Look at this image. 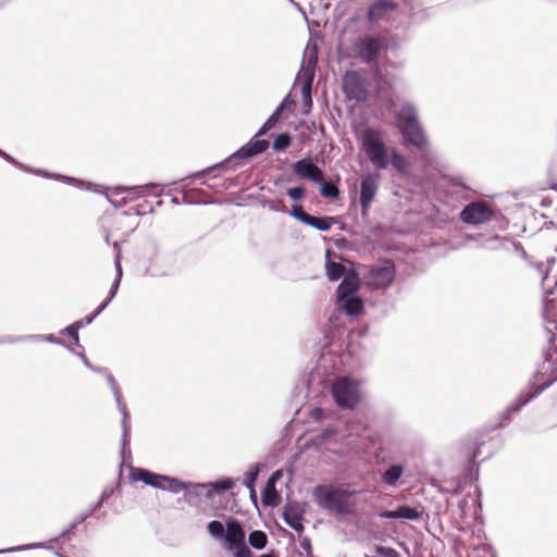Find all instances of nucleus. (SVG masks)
I'll use <instances>...</instances> for the list:
<instances>
[{
	"mask_svg": "<svg viewBox=\"0 0 557 557\" xmlns=\"http://www.w3.org/2000/svg\"><path fill=\"white\" fill-rule=\"evenodd\" d=\"M283 112V106H277L273 113L268 117L263 125L259 128L257 134L246 145L240 147L237 151L231 154L228 158L219 162L212 166H208L199 172H196L191 177L200 178L213 174V178L218 177L216 171H234L239 165L237 160L248 159L264 152L269 148V141L267 139H260L259 137L265 135L272 129L281 119Z\"/></svg>",
	"mask_w": 557,
	"mask_h": 557,
	"instance_id": "nucleus-1",
	"label": "nucleus"
},
{
	"mask_svg": "<svg viewBox=\"0 0 557 557\" xmlns=\"http://www.w3.org/2000/svg\"><path fill=\"white\" fill-rule=\"evenodd\" d=\"M360 148L369 162L377 171L389 166V154L394 147L387 146L382 132L367 127L360 134Z\"/></svg>",
	"mask_w": 557,
	"mask_h": 557,
	"instance_id": "nucleus-2",
	"label": "nucleus"
},
{
	"mask_svg": "<svg viewBox=\"0 0 557 557\" xmlns=\"http://www.w3.org/2000/svg\"><path fill=\"white\" fill-rule=\"evenodd\" d=\"M312 494L315 503L324 510L339 515H348L354 511L355 503L351 500L354 492L333 485H318Z\"/></svg>",
	"mask_w": 557,
	"mask_h": 557,
	"instance_id": "nucleus-3",
	"label": "nucleus"
},
{
	"mask_svg": "<svg viewBox=\"0 0 557 557\" xmlns=\"http://www.w3.org/2000/svg\"><path fill=\"white\" fill-rule=\"evenodd\" d=\"M557 381V350H546L543 362L540 364L535 383L537 386L534 392L524 396L521 394L516 403L511 404L508 411H518L528 404L533 397L541 394L544 389Z\"/></svg>",
	"mask_w": 557,
	"mask_h": 557,
	"instance_id": "nucleus-4",
	"label": "nucleus"
},
{
	"mask_svg": "<svg viewBox=\"0 0 557 557\" xmlns=\"http://www.w3.org/2000/svg\"><path fill=\"white\" fill-rule=\"evenodd\" d=\"M129 478L134 482H143L156 488L166 490L172 493H180L187 488V484L178 479L157 474L143 468H133Z\"/></svg>",
	"mask_w": 557,
	"mask_h": 557,
	"instance_id": "nucleus-5",
	"label": "nucleus"
},
{
	"mask_svg": "<svg viewBox=\"0 0 557 557\" xmlns=\"http://www.w3.org/2000/svg\"><path fill=\"white\" fill-rule=\"evenodd\" d=\"M335 403L342 408H354L360 401V391L357 381L341 376L332 385Z\"/></svg>",
	"mask_w": 557,
	"mask_h": 557,
	"instance_id": "nucleus-6",
	"label": "nucleus"
},
{
	"mask_svg": "<svg viewBox=\"0 0 557 557\" xmlns=\"http://www.w3.org/2000/svg\"><path fill=\"white\" fill-rule=\"evenodd\" d=\"M0 158H2L7 162L17 166L21 170L26 171V172H29V173H33V174H36V175H41V176H44L46 178L60 180V181H63L64 183L75 185L76 187H79V188H86L87 190H91L94 193H99V194H103L104 193L103 187L100 186V185H95V184H91V183H84V182L77 181V180H75L73 177H67V176H63V175H60V174H50V173H48L47 171H44V170H33L29 166H27L26 164L21 163L20 161H17L12 156H10L9 153H7L5 151H3L1 149H0Z\"/></svg>",
	"mask_w": 557,
	"mask_h": 557,
	"instance_id": "nucleus-7",
	"label": "nucleus"
},
{
	"mask_svg": "<svg viewBox=\"0 0 557 557\" xmlns=\"http://www.w3.org/2000/svg\"><path fill=\"white\" fill-rule=\"evenodd\" d=\"M343 91L347 99L363 102L368 98V89L363 76L357 71H348L343 76Z\"/></svg>",
	"mask_w": 557,
	"mask_h": 557,
	"instance_id": "nucleus-8",
	"label": "nucleus"
},
{
	"mask_svg": "<svg viewBox=\"0 0 557 557\" xmlns=\"http://www.w3.org/2000/svg\"><path fill=\"white\" fill-rule=\"evenodd\" d=\"M317 47H313V49L305 54L304 62L301 65V70L298 74V76H301L304 79L302 86H301V94L304 97V100H309V109L312 107V99H311V88L315 75V67L318 63V55H317Z\"/></svg>",
	"mask_w": 557,
	"mask_h": 557,
	"instance_id": "nucleus-9",
	"label": "nucleus"
},
{
	"mask_svg": "<svg viewBox=\"0 0 557 557\" xmlns=\"http://www.w3.org/2000/svg\"><path fill=\"white\" fill-rule=\"evenodd\" d=\"M494 215L491 206L485 201H473L460 212V220L466 224L479 225L488 222Z\"/></svg>",
	"mask_w": 557,
	"mask_h": 557,
	"instance_id": "nucleus-10",
	"label": "nucleus"
},
{
	"mask_svg": "<svg viewBox=\"0 0 557 557\" xmlns=\"http://www.w3.org/2000/svg\"><path fill=\"white\" fill-rule=\"evenodd\" d=\"M45 344L65 346L64 339L53 334L0 337V345L39 346Z\"/></svg>",
	"mask_w": 557,
	"mask_h": 557,
	"instance_id": "nucleus-11",
	"label": "nucleus"
},
{
	"mask_svg": "<svg viewBox=\"0 0 557 557\" xmlns=\"http://www.w3.org/2000/svg\"><path fill=\"white\" fill-rule=\"evenodd\" d=\"M379 180L380 174L377 172H369L361 176L360 206L363 214L370 210L371 203L377 194Z\"/></svg>",
	"mask_w": 557,
	"mask_h": 557,
	"instance_id": "nucleus-12",
	"label": "nucleus"
},
{
	"mask_svg": "<svg viewBox=\"0 0 557 557\" xmlns=\"http://www.w3.org/2000/svg\"><path fill=\"white\" fill-rule=\"evenodd\" d=\"M405 145L411 146L417 150H423L428 144V136L420 122L403 125L398 128Z\"/></svg>",
	"mask_w": 557,
	"mask_h": 557,
	"instance_id": "nucleus-13",
	"label": "nucleus"
},
{
	"mask_svg": "<svg viewBox=\"0 0 557 557\" xmlns=\"http://www.w3.org/2000/svg\"><path fill=\"white\" fill-rule=\"evenodd\" d=\"M149 187H154V185H139L132 187L117 186L111 191V194H106V197L114 207L121 208L127 205L128 201L140 197L141 190Z\"/></svg>",
	"mask_w": 557,
	"mask_h": 557,
	"instance_id": "nucleus-14",
	"label": "nucleus"
},
{
	"mask_svg": "<svg viewBox=\"0 0 557 557\" xmlns=\"http://www.w3.org/2000/svg\"><path fill=\"white\" fill-rule=\"evenodd\" d=\"M95 370L101 372L106 376V379L108 381V384L110 385L111 391H112V393L114 395V399H115L117 409H119V411L122 414L123 447H124L126 442H127V433H128L127 419H128V412H127L125 404L122 400V393H121L119 383L116 382V380L113 377V375L110 373V371L108 369H100L99 368V369H95Z\"/></svg>",
	"mask_w": 557,
	"mask_h": 557,
	"instance_id": "nucleus-15",
	"label": "nucleus"
},
{
	"mask_svg": "<svg viewBox=\"0 0 557 557\" xmlns=\"http://www.w3.org/2000/svg\"><path fill=\"white\" fill-rule=\"evenodd\" d=\"M289 215L295 218L299 222L311 227H314L315 230L321 232L330 231L334 223V218L332 216L315 218L308 214L307 212L304 211V209L300 206L296 205L289 211Z\"/></svg>",
	"mask_w": 557,
	"mask_h": 557,
	"instance_id": "nucleus-16",
	"label": "nucleus"
},
{
	"mask_svg": "<svg viewBox=\"0 0 557 557\" xmlns=\"http://www.w3.org/2000/svg\"><path fill=\"white\" fill-rule=\"evenodd\" d=\"M293 172L302 180L312 183L323 182V171L310 158H304L292 165Z\"/></svg>",
	"mask_w": 557,
	"mask_h": 557,
	"instance_id": "nucleus-17",
	"label": "nucleus"
},
{
	"mask_svg": "<svg viewBox=\"0 0 557 557\" xmlns=\"http://www.w3.org/2000/svg\"><path fill=\"white\" fill-rule=\"evenodd\" d=\"M382 50V42L375 37H364L357 46L359 58L367 64L376 62L377 57Z\"/></svg>",
	"mask_w": 557,
	"mask_h": 557,
	"instance_id": "nucleus-18",
	"label": "nucleus"
},
{
	"mask_svg": "<svg viewBox=\"0 0 557 557\" xmlns=\"http://www.w3.org/2000/svg\"><path fill=\"white\" fill-rule=\"evenodd\" d=\"M395 278V268L393 264L373 267L370 270L369 284L376 289H386L392 285Z\"/></svg>",
	"mask_w": 557,
	"mask_h": 557,
	"instance_id": "nucleus-19",
	"label": "nucleus"
},
{
	"mask_svg": "<svg viewBox=\"0 0 557 557\" xmlns=\"http://www.w3.org/2000/svg\"><path fill=\"white\" fill-rule=\"evenodd\" d=\"M223 540L228 550H233L246 545L245 531L237 520L230 519L226 522V531Z\"/></svg>",
	"mask_w": 557,
	"mask_h": 557,
	"instance_id": "nucleus-20",
	"label": "nucleus"
},
{
	"mask_svg": "<svg viewBox=\"0 0 557 557\" xmlns=\"http://www.w3.org/2000/svg\"><path fill=\"white\" fill-rule=\"evenodd\" d=\"M395 119L397 121L398 128L403 125H412L420 122L417 106L410 101L403 102L395 114Z\"/></svg>",
	"mask_w": 557,
	"mask_h": 557,
	"instance_id": "nucleus-21",
	"label": "nucleus"
},
{
	"mask_svg": "<svg viewBox=\"0 0 557 557\" xmlns=\"http://www.w3.org/2000/svg\"><path fill=\"white\" fill-rule=\"evenodd\" d=\"M381 518L384 519H405V520H419L421 512L409 506H399L395 510H386L380 513Z\"/></svg>",
	"mask_w": 557,
	"mask_h": 557,
	"instance_id": "nucleus-22",
	"label": "nucleus"
},
{
	"mask_svg": "<svg viewBox=\"0 0 557 557\" xmlns=\"http://www.w3.org/2000/svg\"><path fill=\"white\" fill-rule=\"evenodd\" d=\"M360 280L358 275L354 272L347 273L344 275L343 281L337 287V299H343L344 297L356 295L359 289Z\"/></svg>",
	"mask_w": 557,
	"mask_h": 557,
	"instance_id": "nucleus-23",
	"label": "nucleus"
},
{
	"mask_svg": "<svg viewBox=\"0 0 557 557\" xmlns=\"http://www.w3.org/2000/svg\"><path fill=\"white\" fill-rule=\"evenodd\" d=\"M405 468L400 463L389 465L382 473L381 481L385 486L396 487L399 479L404 475Z\"/></svg>",
	"mask_w": 557,
	"mask_h": 557,
	"instance_id": "nucleus-24",
	"label": "nucleus"
},
{
	"mask_svg": "<svg viewBox=\"0 0 557 557\" xmlns=\"http://www.w3.org/2000/svg\"><path fill=\"white\" fill-rule=\"evenodd\" d=\"M337 305L348 315H357L363 310V301L357 295H350L343 299H337Z\"/></svg>",
	"mask_w": 557,
	"mask_h": 557,
	"instance_id": "nucleus-25",
	"label": "nucleus"
},
{
	"mask_svg": "<svg viewBox=\"0 0 557 557\" xmlns=\"http://www.w3.org/2000/svg\"><path fill=\"white\" fill-rule=\"evenodd\" d=\"M395 4L392 0H377L368 11V17L371 22L382 20L387 11L393 10Z\"/></svg>",
	"mask_w": 557,
	"mask_h": 557,
	"instance_id": "nucleus-26",
	"label": "nucleus"
},
{
	"mask_svg": "<svg viewBox=\"0 0 557 557\" xmlns=\"http://www.w3.org/2000/svg\"><path fill=\"white\" fill-rule=\"evenodd\" d=\"M509 245L513 247V249L519 252L523 258H527V252L523 246L518 242H511L507 237L494 236L488 240L487 247L490 248H504L509 249Z\"/></svg>",
	"mask_w": 557,
	"mask_h": 557,
	"instance_id": "nucleus-27",
	"label": "nucleus"
},
{
	"mask_svg": "<svg viewBox=\"0 0 557 557\" xmlns=\"http://www.w3.org/2000/svg\"><path fill=\"white\" fill-rule=\"evenodd\" d=\"M389 164L393 165L399 175L407 176L409 174L410 165L408 161L395 147L389 154Z\"/></svg>",
	"mask_w": 557,
	"mask_h": 557,
	"instance_id": "nucleus-28",
	"label": "nucleus"
},
{
	"mask_svg": "<svg viewBox=\"0 0 557 557\" xmlns=\"http://www.w3.org/2000/svg\"><path fill=\"white\" fill-rule=\"evenodd\" d=\"M285 523L297 532L304 530L302 518L293 507H286L283 513Z\"/></svg>",
	"mask_w": 557,
	"mask_h": 557,
	"instance_id": "nucleus-29",
	"label": "nucleus"
},
{
	"mask_svg": "<svg viewBox=\"0 0 557 557\" xmlns=\"http://www.w3.org/2000/svg\"><path fill=\"white\" fill-rule=\"evenodd\" d=\"M326 276L331 282H335L341 278L344 273V267L339 262H335L330 258V251L326 252Z\"/></svg>",
	"mask_w": 557,
	"mask_h": 557,
	"instance_id": "nucleus-30",
	"label": "nucleus"
},
{
	"mask_svg": "<svg viewBox=\"0 0 557 557\" xmlns=\"http://www.w3.org/2000/svg\"><path fill=\"white\" fill-rule=\"evenodd\" d=\"M249 544L256 549H263L268 544V536L263 531H252L249 534Z\"/></svg>",
	"mask_w": 557,
	"mask_h": 557,
	"instance_id": "nucleus-31",
	"label": "nucleus"
},
{
	"mask_svg": "<svg viewBox=\"0 0 557 557\" xmlns=\"http://www.w3.org/2000/svg\"><path fill=\"white\" fill-rule=\"evenodd\" d=\"M321 189L320 193L324 198L335 199L339 196V189L333 182H320Z\"/></svg>",
	"mask_w": 557,
	"mask_h": 557,
	"instance_id": "nucleus-32",
	"label": "nucleus"
},
{
	"mask_svg": "<svg viewBox=\"0 0 557 557\" xmlns=\"http://www.w3.org/2000/svg\"><path fill=\"white\" fill-rule=\"evenodd\" d=\"M259 471H260V468H259V465H252L248 471L245 473V481H244V484L251 491L253 492V486H255V483L258 479V474H259Z\"/></svg>",
	"mask_w": 557,
	"mask_h": 557,
	"instance_id": "nucleus-33",
	"label": "nucleus"
},
{
	"mask_svg": "<svg viewBox=\"0 0 557 557\" xmlns=\"http://www.w3.org/2000/svg\"><path fill=\"white\" fill-rule=\"evenodd\" d=\"M207 529H208L209 534L216 540H222L225 535L224 525L222 522H220L218 520H213V521L209 522L207 525Z\"/></svg>",
	"mask_w": 557,
	"mask_h": 557,
	"instance_id": "nucleus-34",
	"label": "nucleus"
},
{
	"mask_svg": "<svg viewBox=\"0 0 557 557\" xmlns=\"http://www.w3.org/2000/svg\"><path fill=\"white\" fill-rule=\"evenodd\" d=\"M262 206L264 208H268L271 211H274V212H282V213L289 214V211H287L286 206L282 199L264 200L262 202Z\"/></svg>",
	"mask_w": 557,
	"mask_h": 557,
	"instance_id": "nucleus-35",
	"label": "nucleus"
},
{
	"mask_svg": "<svg viewBox=\"0 0 557 557\" xmlns=\"http://www.w3.org/2000/svg\"><path fill=\"white\" fill-rule=\"evenodd\" d=\"M290 145V136L288 133H282L277 135L273 141V149L276 151H283Z\"/></svg>",
	"mask_w": 557,
	"mask_h": 557,
	"instance_id": "nucleus-36",
	"label": "nucleus"
},
{
	"mask_svg": "<svg viewBox=\"0 0 557 557\" xmlns=\"http://www.w3.org/2000/svg\"><path fill=\"white\" fill-rule=\"evenodd\" d=\"M60 335H66L67 337L71 338L72 343L74 346L78 347V348H83L81 345H79V337H78V330L76 329V325H73V324H70L69 326H66L65 329H63L61 332H60Z\"/></svg>",
	"mask_w": 557,
	"mask_h": 557,
	"instance_id": "nucleus-37",
	"label": "nucleus"
},
{
	"mask_svg": "<svg viewBox=\"0 0 557 557\" xmlns=\"http://www.w3.org/2000/svg\"><path fill=\"white\" fill-rule=\"evenodd\" d=\"M121 280L122 278H120V277H115L114 278V281H113V283L111 285V288H110L109 296L99 306L100 310H104L108 307V305L112 301V299L115 297V295L117 293V289L120 287Z\"/></svg>",
	"mask_w": 557,
	"mask_h": 557,
	"instance_id": "nucleus-38",
	"label": "nucleus"
},
{
	"mask_svg": "<svg viewBox=\"0 0 557 557\" xmlns=\"http://www.w3.org/2000/svg\"><path fill=\"white\" fill-rule=\"evenodd\" d=\"M121 280L122 278H120V277H115L114 278V281H113V283L111 285V288H110L109 296L99 306L100 310H104L108 307V305L112 301V299L115 297V295L117 293V289L120 287Z\"/></svg>",
	"mask_w": 557,
	"mask_h": 557,
	"instance_id": "nucleus-39",
	"label": "nucleus"
},
{
	"mask_svg": "<svg viewBox=\"0 0 557 557\" xmlns=\"http://www.w3.org/2000/svg\"><path fill=\"white\" fill-rule=\"evenodd\" d=\"M282 476L281 471H275L272 473L270 479L267 482L265 488H264V502L269 504V494L270 492H274V485L277 480H280Z\"/></svg>",
	"mask_w": 557,
	"mask_h": 557,
	"instance_id": "nucleus-40",
	"label": "nucleus"
},
{
	"mask_svg": "<svg viewBox=\"0 0 557 557\" xmlns=\"http://www.w3.org/2000/svg\"><path fill=\"white\" fill-rule=\"evenodd\" d=\"M553 329L557 330V324L555 321H549L546 325V334L548 339V348H557L556 347V339H557V332L554 333Z\"/></svg>",
	"mask_w": 557,
	"mask_h": 557,
	"instance_id": "nucleus-41",
	"label": "nucleus"
},
{
	"mask_svg": "<svg viewBox=\"0 0 557 557\" xmlns=\"http://www.w3.org/2000/svg\"><path fill=\"white\" fill-rule=\"evenodd\" d=\"M103 310H100V307H98L95 312H92L89 315L84 317L83 319L75 321L72 323L73 325H76V329L79 330L81 327H84L88 324H90Z\"/></svg>",
	"mask_w": 557,
	"mask_h": 557,
	"instance_id": "nucleus-42",
	"label": "nucleus"
},
{
	"mask_svg": "<svg viewBox=\"0 0 557 557\" xmlns=\"http://www.w3.org/2000/svg\"><path fill=\"white\" fill-rule=\"evenodd\" d=\"M371 557H398V554L393 548L376 546L374 554Z\"/></svg>",
	"mask_w": 557,
	"mask_h": 557,
	"instance_id": "nucleus-43",
	"label": "nucleus"
},
{
	"mask_svg": "<svg viewBox=\"0 0 557 557\" xmlns=\"http://www.w3.org/2000/svg\"><path fill=\"white\" fill-rule=\"evenodd\" d=\"M113 246H114V249H115V258H114V267H115V271H116L115 277L122 278L123 270H122V264H121V258H122L121 257V249L119 247V243L117 242H114Z\"/></svg>",
	"mask_w": 557,
	"mask_h": 557,
	"instance_id": "nucleus-44",
	"label": "nucleus"
},
{
	"mask_svg": "<svg viewBox=\"0 0 557 557\" xmlns=\"http://www.w3.org/2000/svg\"><path fill=\"white\" fill-rule=\"evenodd\" d=\"M213 490L218 492L228 491L234 487V482L231 479H224L211 484Z\"/></svg>",
	"mask_w": 557,
	"mask_h": 557,
	"instance_id": "nucleus-45",
	"label": "nucleus"
},
{
	"mask_svg": "<svg viewBox=\"0 0 557 557\" xmlns=\"http://www.w3.org/2000/svg\"><path fill=\"white\" fill-rule=\"evenodd\" d=\"M287 195L293 200H300L305 196V189L300 186L298 187H292L287 189Z\"/></svg>",
	"mask_w": 557,
	"mask_h": 557,
	"instance_id": "nucleus-46",
	"label": "nucleus"
},
{
	"mask_svg": "<svg viewBox=\"0 0 557 557\" xmlns=\"http://www.w3.org/2000/svg\"><path fill=\"white\" fill-rule=\"evenodd\" d=\"M38 547H42V545L41 544H37V543L27 544V545H22V546H17V547L7 548V549H0V554L1 553H9V552H17V550H24V549L38 548Z\"/></svg>",
	"mask_w": 557,
	"mask_h": 557,
	"instance_id": "nucleus-47",
	"label": "nucleus"
},
{
	"mask_svg": "<svg viewBox=\"0 0 557 557\" xmlns=\"http://www.w3.org/2000/svg\"><path fill=\"white\" fill-rule=\"evenodd\" d=\"M234 557H252V553L247 545L233 549Z\"/></svg>",
	"mask_w": 557,
	"mask_h": 557,
	"instance_id": "nucleus-48",
	"label": "nucleus"
},
{
	"mask_svg": "<svg viewBox=\"0 0 557 557\" xmlns=\"http://www.w3.org/2000/svg\"><path fill=\"white\" fill-rule=\"evenodd\" d=\"M451 186H455L461 190H467L468 189V185L466 184L465 180L462 177H454L451 178Z\"/></svg>",
	"mask_w": 557,
	"mask_h": 557,
	"instance_id": "nucleus-49",
	"label": "nucleus"
},
{
	"mask_svg": "<svg viewBox=\"0 0 557 557\" xmlns=\"http://www.w3.org/2000/svg\"><path fill=\"white\" fill-rule=\"evenodd\" d=\"M131 214H136V215H143L145 214V211H143V206L141 205H138L136 207H133L131 208L129 210L127 211H123V215H131Z\"/></svg>",
	"mask_w": 557,
	"mask_h": 557,
	"instance_id": "nucleus-50",
	"label": "nucleus"
},
{
	"mask_svg": "<svg viewBox=\"0 0 557 557\" xmlns=\"http://www.w3.org/2000/svg\"><path fill=\"white\" fill-rule=\"evenodd\" d=\"M311 417L315 420H320L323 417V409L314 408L311 410Z\"/></svg>",
	"mask_w": 557,
	"mask_h": 557,
	"instance_id": "nucleus-51",
	"label": "nucleus"
},
{
	"mask_svg": "<svg viewBox=\"0 0 557 557\" xmlns=\"http://www.w3.org/2000/svg\"><path fill=\"white\" fill-rule=\"evenodd\" d=\"M201 184H202V185H206V186H207V187H209V188L215 189V190L224 189V188H225V185H224V184H222V185L210 184V183H208L207 181H203Z\"/></svg>",
	"mask_w": 557,
	"mask_h": 557,
	"instance_id": "nucleus-52",
	"label": "nucleus"
},
{
	"mask_svg": "<svg viewBox=\"0 0 557 557\" xmlns=\"http://www.w3.org/2000/svg\"><path fill=\"white\" fill-rule=\"evenodd\" d=\"M77 356L83 360L86 367L94 369L82 351H77Z\"/></svg>",
	"mask_w": 557,
	"mask_h": 557,
	"instance_id": "nucleus-53",
	"label": "nucleus"
},
{
	"mask_svg": "<svg viewBox=\"0 0 557 557\" xmlns=\"http://www.w3.org/2000/svg\"><path fill=\"white\" fill-rule=\"evenodd\" d=\"M107 496H108V494H107V492L104 491V492L101 494L100 499H99V502L96 504V506H95V508H94V509L99 508V507L102 505V503H103V500L106 499V497H107Z\"/></svg>",
	"mask_w": 557,
	"mask_h": 557,
	"instance_id": "nucleus-54",
	"label": "nucleus"
},
{
	"mask_svg": "<svg viewBox=\"0 0 557 557\" xmlns=\"http://www.w3.org/2000/svg\"><path fill=\"white\" fill-rule=\"evenodd\" d=\"M289 103H292V101L289 100V96H287L278 106H283V110H284L286 108V106Z\"/></svg>",
	"mask_w": 557,
	"mask_h": 557,
	"instance_id": "nucleus-55",
	"label": "nucleus"
},
{
	"mask_svg": "<svg viewBox=\"0 0 557 557\" xmlns=\"http://www.w3.org/2000/svg\"><path fill=\"white\" fill-rule=\"evenodd\" d=\"M297 10L301 11V8L299 5L298 2H296L295 0H288Z\"/></svg>",
	"mask_w": 557,
	"mask_h": 557,
	"instance_id": "nucleus-56",
	"label": "nucleus"
},
{
	"mask_svg": "<svg viewBox=\"0 0 557 557\" xmlns=\"http://www.w3.org/2000/svg\"><path fill=\"white\" fill-rule=\"evenodd\" d=\"M301 546L304 548H307V547H310V544H309V542L307 540H305L304 542H301Z\"/></svg>",
	"mask_w": 557,
	"mask_h": 557,
	"instance_id": "nucleus-57",
	"label": "nucleus"
},
{
	"mask_svg": "<svg viewBox=\"0 0 557 557\" xmlns=\"http://www.w3.org/2000/svg\"><path fill=\"white\" fill-rule=\"evenodd\" d=\"M305 101V107L309 108V100H304ZM310 109H307L306 112H308Z\"/></svg>",
	"mask_w": 557,
	"mask_h": 557,
	"instance_id": "nucleus-58",
	"label": "nucleus"
},
{
	"mask_svg": "<svg viewBox=\"0 0 557 557\" xmlns=\"http://www.w3.org/2000/svg\"><path fill=\"white\" fill-rule=\"evenodd\" d=\"M106 242L109 243V234L106 235Z\"/></svg>",
	"mask_w": 557,
	"mask_h": 557,
	"instance_id": "nucleus-59",
	"label": "nucleus"
}]
</instances>
